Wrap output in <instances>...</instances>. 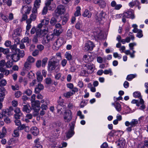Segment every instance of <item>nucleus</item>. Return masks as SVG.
Masks as SVG:
<instances>
[{
    "mask_svg": "<svg viewBox=\"0 0 148 148\" xmlns=\"http://www.w3.org/2000/svg\"><path fill=\"white\" fill-rule=\"evenodd\" d=\"M60 56H56L53 57L48 62V69L50 71H54L56 73L58 72L60 70V65L59 64Z\"/></svg>",
    "mask_w": 148,
    "mask_h": 148,
    "instance_id": "nucleus-1",
    "label": "nucleus"
},
{
    "mask_svg": "<svg viewBox=\"0 0 148 148\" xmlns=\"http://www.w3.org/2000/svg\"><path fill=\"white\" fill-rule=\"evenodd\" d=\"M31 7H28L27 5H25L23 6L21 9V12L22 13H25L23 14L22 18V20L24 21L27 18V14H29L31 11Z\"/></svg>",
    "mask_w": 148,
    "mask_h": 148,
    "instance_id": "nucleus-2",
    "label": "nucleus"
},
{
    "mask_svg": "<svg viewBox=\"0 0 148 148\" xmlns=\"http://www.w3.org/2000/svg\"><path fill=\"white\" fill-rule=\"evenodd\" d=\"M65 11L64 7L62 5H60L57 6L56 9L55 10L54 16L58 17L60 15L63 14Z\"/></svg>",
    "mask_w": 148,
    "mask_h": 148,
    "instance_id": "nucleus-3",
    "label": "nucleus"
},
{
    "mask_svg": "<svg viewBox=\"0 0 148 148\" xmlns=\"http://www.w3.org/2000/svg\"><path fill=\"white\" fill-rule=\"evenodd\" d=\"M64 119L65 122L69 123L72 118L71 112L70 110L65 111L63 114Z\"/></svg>",
    "mask_w": 148,
    "mask_h": 148,
    "instance_id": "nucleus-4",
    "label": "nucleus"
},
{
    "mask_svg": "<svg viewBox=\"0 0 148 148\" xmlns=\"http://www.w3.org/2000/svg\"><path fill=\"white\" fill-rule=\"evenodd\" d=\"M64 42V39L62 38H60L54 43L53 48L55 50H58L59 47L63 44Z\"/></svg>",
    "mask_w": 148,
    "mask_h": 148,
    "instance_id": "nucleus-5",
    "label": "nucleus"
},
{
    "mask_svg": "<svg viewBox=\"0 0 148 148\" xmlns=\"http://www.w3.org/2000/svg\"><path fill=\"white\" fill-rule=\"evenodd\" d=\"M105 13L102 11L99 14L96 15L95 18L96 22L100 23L102 20L103 18H105Z\"/></svg>",
    "mask_w": 148,
    "mask_h": 148,
    "instance_id": "nucleus-6",
    "label": "nucleus"
},
{
    "mask_svg": "<svg viewBox=\"0 0 148 148\" xmlns=\"http://www.w3.org/2000/svg\"><path fill=\"white\" fill-rule=\"evenodd\" d=\"M14 112L15 113L14 117L15 119H20L23 115L19 108L17 107L15 108Z\"/></svg>",
    "mask_w": 148,
    "mask_h": 148,
    "instance_id": "nucleus-7",
    "label": "nucleus"
},
{
    "mask_svg": "<svg viewBox=\"0 0 148 148\" xmlns=\"http://www.w3.org/2000/svg\"><path fill=\"white\" fill-rule=\"evenodd\" d=\"M94 47V45L92 42L90 41H88L85 44V46L84 47V50L86 51H91L93 49Z\"/></svg>",
    "mask_w": 148,
    "mask_h": 148,
    "instance_id": "nucleus-8",
    "label": "nucleus"
},
{
    "mask_svg": "<svg viewBox=\"0 0 148 148\" xmlns=\"http://www.w3.org/2000/svg\"><path fill=\"white\" fill-rule=\"evenodd\" d=\"M44 27H46L45 30L48 32L50 31L51 29H49V26L48 25L49 22V19L47 18L43 19L41 21Z\"/></svg>",
    "mask_w": 148,
    "mask_h": 148,
    "instance_id": "nucleus-9",
    "label": "nucleus"
},
{
    "mask_svg": "<svg viewBox=\"0 0 148 148\" xmlns=\"http://www.w3.org/2000/svg\"><path fill=\"white\" fill-rule=\"evenodd\" d=\"M93 2L95 4L98 5L101 8H103L106 6V3L103 0H93Z\"/></svg>",
    "mask_w": 148,
    "mask_h": 148,
    "instance_id": "nucleus-10",
    "label": "nucleus"
},
{
    "mask_svg": "<svg viewBox=\"0 0 148 148\" xmlns=\"http://www.w3.org/2000/svg\"><path fill=\"white\" fill-rule=\"evenodd\" d=\"M56 36L53 34L50 35H47L45 38H44L45 43H47L50 40L53 41L56 38Z\"/></svg>",
    "mask_w": 148,
    "mask_h": 148,
    "instance_id": "nucleus-11",
    "label": "nucleus"
},
{
    "mask_svg": "<svg viewBox=\"0 0 148 148\" xmlns=\"http://www.w3.org/2000/svg\"><path fill=\"white\" fill-rule=\"evenodd\" d=\"M138 123L137 120L135 119H132L130 122L128 121H126L125 123V125L127 127L130 125L131 127H134Z\"/></svg>",
    "mask_w": 148,
    "mask_h": 148,
    "instance_id": "nucleus-12",
    "label": "nucleus"
},
{
    "mask_svg": "<svg viewBox=\"0 0 148 148\" xmlns=\"http://www.w3.org/2000/svg\"><path fill=\"white\" fill-rule=\"evenodd\" d=\"M123 16L126 18H131L133 19L134 18V14L132 11H128L123 13Z\"/></svg>",
    "mask_w": 148,
    "mask_h": 148,
    "instance_id": "nucleus-13",
    "label": "nucleus"
},
{
    "mask_svg": "<svg viewBox=\"0 0 148 148\" xmlns=\"http://www.w3.org/2000/svg\"><path fill=\"white\" fill-rule=\"evenodd\" d=\"M44 88V87L43 85L40 82H38L35 89V93L37 94L39 93L41 90L43 89Z\"/></svg>",
    "mask_w": 148,
    "mask_h": 148,
    "instance_id": "nucleus-14",
    "label": "nucleus"
},
{
    "mask_svg": "<svg viewBox=\"0 0 148 148\" xmlns=\"http://www.w3.org/2000/svg\"><path fill=\"white\" fill-rule=\"evenodd\" d=\"M84 68L86 69L87 70H89L92 73L94 71V68H95V65L91 63H88L86 64L84 67Z\"/></svg>",
    "mask_w": 148,
    "mask_h": 148,
    "instance_id": "nucleus-15",
    "label": "nucleus"
},
{
    "mask_svg": "<svg viewBox=\"0 0 148 148\" xmlns=\"http://www.w3.org/2000/svg\"><path fill=\"white\" fill-rule=\"evenodd\" d=\"M74 134V126H71L70 129L66 134V137L68 139L71 138Z\"/></svg>",
    "mask_w": 148,
    "mask_h": 148,
    "instance_id": "nucleus-16",
    "label": "nucleus"
},
{
    "mask_svg": "<svg viewBox=\"0 0 148 148\" xmlns=\"http://www.w3.org/2000/svg\"><path fill=\"white\" fill-rule=\"evenodd\" d=\"M83 59L84 62L87 63L91 62L93 60L92 56L88 55H84L83 56Z\"/></svg>",
    "mask_w": 148,
    "mask_h": 148,
    "instance_id": "nucleus-17",
    "label": "nucleus"
},
{
    "mask_svg": "<svg viewBox=\"0 0 148 148\" xmlns=\"http://www.w3.org/2000/svg\"><path fill=\"white\" fill-rule=\"evenodd\" d=\"M52 17L50 21H49L50 23L51 24V25L49 26V29H52V28L53 26L57 22L59 21V20L57 19L58 17Z\"/></svg>",
    "mask_w": 148,
    "mask_h": 148,
    "instance_id": "nucleus-18",
    "label": "nucleus"
},
{
    "mask_svg": "<svg viewBox=\"0 0 148 148\" xmlns=\"http://www.w3.org/2000/svg\"><path fill=\"white\" fill-rule=\"evenodd\" d=\"M11 58L13 62H17L20 59L19 55L17 53L12 54L11 56Z\"/></svg>",
    "mask_w": 148,
    "mask_h": 148,
    "instance_id": "nucleus-19",
    "label": "nucleus"
},
{
    "mask_svg": "<svg viewBox=\"0 0 148 148\" xmlns=\"http://www.w3.org/2000/svg\"><path fill=\"white\" fill-rule=\"evenodd\" d=\"M1 91H0V102H1L3 101L4 99L5 98V90L4 88H1Z\"/></svg>",
    "mask_w": 148,
    "mask_h": 148,
    "instance_id": "nucleus-20",
    "label": "nucleus"
},
{
    "mask_svg": "<svg viewBox=\"0 0 148 148\" xmlns=\"http://www.w3.org/2000/svg\"><path fill=\"white\" fill-rule=\"evenodd\" d=\"M31 132L34 136H37L39 134L38 129L36 127H32L31 128Z\"/></svg>",
    "mask_w": 148,
    "mask_h": 148,
    "instance_id": "nucleus-21",
    "label": "nucleus"
},
{
    "mask_svg": "<svg viewBox=\"0 0 148 148\" xmlns=\"http://www.w3.org/2000/svg\"><path fill=\"white\" fill-rule=\"evenodd\" d=\"M57 112L60 115H62L63 114V111H66L65 106L62 107V106L60 105H57Z\"/></svg>",
    "mask_w": 148,
    "mask_h": 148,
    "instance_id": "nucleus-22",
    "label": "nucleus"
},
{
    "mask_svg": "<svg viewBox=\"0 0 148 148\" xmlns=\"http://www.w3.org/2000/svg\"><path fill=\"white\" fill-rule=\"evenodd\" d=\"M125 141L124 139L122 138L118 140L117 145L119 146V148H123L125 145Z\"/></svg>",
    "mask_w": 148,
    "mask_h": 148,
    "instance_id": "nucleus-23",
    "label": "nucleus"
},
{
    "mask_svg": "<svg viewBox=\"0 0 148 148\" xmlns=\"http://www.w3.org/2000/svg\"><path fill=\"white\" fill-rule=\"evenodd\" d=\"M62 32V30L61 29H54V32L53 34L55 36H58Z\"/></svg>",
    "mask_w": 148,
    "mask_h": 148,
    "instance_id": "nucleus-24",
    "label": "nucleus"
},
{
    "mask_svg": "<svg viewBox=\"0 0 148 148\" xmlns=\"http://www.w3.org/2000/svg\"><path fill=\"white\" fill-rule=\"evenodd\" d=\"M29 105L27 104L23 106L22 110L23 112H25L27 113H29L31 112L30 108H29Z\"/></svg>",
    "mask_w": 148,
    "mask_h": 148,
    "instance_id": "nucleus-25",
    "label": "nucleus"
},
{
    "mask_svg": "<svg viewBox=\"0 0 148 148\" xmlns=\"http://www.w3.org/2000/svg\"><path fill=\"white\" fill-rule=\"evenodd\" d=\"M140 4L139 1L137 0L132 1L129 3V5L130 7L132 8L134 6H138Z\"/></svg>",
    "mask_w": 148,
    "mask_h": 148,
    "instance_id": "nucleus-26",
    "label": "nucleus"
},
{
    "mask_svg": "<svg viewBox=\"0 0 148 148\" xmlns=\"http://www.w3.org/2000/svg\"><path fill=\"white\" fill-rule=\"evenodd\" d=\"M92 14L87 10H86L82 14L84 17H87L88 18L91 17Z\"/></svg>",
    "mask_w": 148,
    "mask_h": 148,
    "instance_id": "nucleus-27",
    "label": "nucleus"
},
{
    "mask_svg": "<svg viewBox=\"0 0 148 148\" xmlns=\"http://www.w3.org/2000/svg\"><path fill=\"white\" fill-rule=\"evenodd\" d=\"M112 105L114 106L116 110L118 112H119L121 110V106L120 104L118 102H116L115 104L112 103Z\"/></svg>",
    "mask_w": 148,
    "mask_h": 148,
    "instance_id": "nucleus-28",
    "label": "nucleus"
},
{
    "mask_svg": "<svg viewBox=\"0 0 148 148\" xmlns=\"http://www.w3.org/2000/svg\"><path fill=\"white\" fill-rule=\"evenodd\" d=\"M6 130L5 127H3L1 132H0V138H2L5 136L6 133Z\"/></svg>",
    "mask_w": 148,
    "mask_h": 148,
    "instance_id": "nucleus-29",
    "label": "nucleus"
},
{
    "mask_svg": "<svg viewBox=\"0 0 148 148\" xmlns=\"http://www.w3.org/2000/svg\"><path fill=\"white\" fill-rule=\"evenodd\" d=\"M86 69L84 67L82 69L80 73L81 75L83 76H87L88 75V72L86 71Z\"/></svg>",
    "mask_w": 148,
    "mask_h": 148,
    "instance_id": "nucleus-30",
    "label": "nucleus"
},
{
    "mask_svg": "<svg viewBox=\"0 0 148 148\" xmlns=\"http://www.w3.org/2000/svg\"><path fill=\"white\" fill-rule=\"evenodd\" d=\"M31 64L26 61L24 64V67L23 68L28 70H29L31 68Z\"/></svg>",
    "mask_w": 148,
    "mask_h": 148,
    "instance_id": "nucleus-31",
    "label": "nucleus"
},
{
    "mask_svg": "<svg viewBox=\"0 0 148 148\" xmlns=\"http://www.w3.org/2000/svg\"><path fill=\"white\" fill-rule=\"evenodd\" d=\"M22 30L21 28H18L16 29L14 31V33L13 34H14L15 36H18L20 35Z\"/></svg>",
    "mask_w": 148,
    "mask_h": 148,
    "instance_id": "nucleus-32",
    "label": "nucleus"
},
{
    "mask_svg": "<svg viewBox=\"0 0 148 148\" xmlns=\"http://www.w3.org/2000/svg\"><path fill=\"white\" fill-rule=\"evenodd\" d=\"M81 8L79 6H77L76 8V11L75 12L74 15L75 16H78L81 15Z\"/></svg>",
    "mask_w": 148,
    "mask_h": 148,
    "instance_id": "nucleus-33",
    "label": "nucleus"
},
{
    "mask_svg": "<svg viewBox=\"0 0 148 148\" xmlns=\"http://www.w3.org/2000/svg\"><path fill=\"white\" fill-rule=\"evenodd\" d=\"M35 61V58H33L31 56H29L27 58L26 61L29 62L31 64L34 63Z\"/></svg>",
    "mask_w": 148,
    "mask_h": 148,
    "instance_id": "nucleus-34",
    "label": "nucleus"
},
{
    "mask_svg": "<svg viewBox=\"0 0 148 148\" xmlns=\"http://www.w3.org/2000/svg\"><path fill=\"white\" fill-rule=\"evenodd\" d=\"M31 104L32 107L33 108L38 106H40V102L39 101L37 100L31 102Z\"/></svg>",
    "mask_w": 148,
    "mask_h": 148,
    "instance_id": "nucleus-35",
    "label": "nucleus"
},
{
    "mask_svg": "<svg viewBox=\"0 0 148 148\" xmlns=\"http://www.w3.org/2000/svg\"><path fill=\"white\" fill-rule=\"evenodd\" d=\"M16 44H14L11 46L10 48L11 49L12 52H15V53H16L19 50V49L16 48Z\"/></svg>",
    "mask_w": 148,
    "mask_h": 148,
    "instance_id": "nucleus-36",
    "label": "nucleus"
},
{
    "mask_svg": "<svg viewBox=\"0 0 148 148\" xmlns=\"http://www.w3.org/2000/svg\"><path fill=\"white\" fill-rule=\"evenodd\" d=\"M0 52H3L4 54L7 55L9 52V49L8 48L4 49L0 47Z\"/></svg>",
    "mask_w": 148,
    "mask_h": 148,
    "instance_id": "nucleus-37",
    "label": "nucleus"
},
{
    "mask_svg": "<svg viewBox=\"0 0 148 148\" xmlns=\"http://www.w3.org/2000/svg\"><path fill=\"white\" fill-rule=\"evenodd\" d=\"M6 84V81L4 79H2L1 81H0V91H1V88H3V87L5 86Z\"/></svg>",
    "mask_w": 148,
    "mask_h": 148,
    "instance_id": "nucleus-38",
    "label": "nucleus"
},
{
    "mask_svg": "<svg viewBox=\"0 0 148 148\" xmlns=\"http://www.w3.org/2000/svg\"><path fill=\"white\" fill-rule=\"evenodd\" d=\"M136 76V74H130L128 75L126 78V79L129 81H131Z\"/></svg>",
    "mask_w": 148,
    "mask_h": 148,
    "instance_id": "nucleus-39",
    "label": "nucleus"
},
{
    "mask_svg": "<svg viewBox=\"0 0 148 148\" xmlns=\"http://www.w3.org/2000/svg\"><path fill=\"white\" fill-rule=\"evenodd\" d=\"M12 38L14 40L15 44L16 45L19 44L20 42V39L18 36H15L14 34H12Z\"/></svg>",
    "mask_w": 148,
    "mask_h": 148,
    "instance_id": "nucleus-40",
    "label": "nucleus"
},
{
    "mask_svg": "<svg viewBox=\"0 0 148 148\" xmlns=\"http://www.w3.org/2000/svg\"><path fill=\"white\" fill-rule=\"evenodd\" d=\"M19 130L17 129L14 130L13 136L14 137H18L19 136Z\"/></svg>",
    "mask_w": 148,
    "mask_h": 148,
    "instance_id": "nucleus-41",
    "label": "nucleus"
},
{
    "mask_svg": "<svg viewBox=\"0 0 148 148\" xmlns=\"http://www.w3.org/2000/svg\"><path fill=\"white\" fill-rule=\"evenodd\" d=\"M16 53H17V54L19 55V58L20 57L22 58L25 55L24 52L23 51H20L19 49V51L17 52Z\"/></svg>",
    "mask_w": 148,
    "mask_h": 148,
    "instance_id": "nucleus-42",
    "label": "nucleus"
},
{
    "mask_svg": "<svg viewBox=\"0 0 148 148\" xmlns=\"http://www.w3.org/2000/svg\"><path fill=\"white\" fill-rule=\"evenodd\" d=\"M74 94V93L73 92H71V91L68 92L66 93H64V97H67L69 98L70 96H72Z\"/></svg>",
    "mask_w": 148,
    "mask_h": 148,
    "instance_id": "nucleus-43",
    "label": "nucleus"
},
{
    "mask_svg": "<svg viewBox=\"0 0 148 148\" xmlns=\"http://www.w3.org/2000/svg\"><path fill=\"white\" fill-rule=\"evenodd\" d=\"M133 96L136 98H139L141 97V94L139 92H134L133 94Z\"/></svg>",
    "mask_w": 148,
    "mask_h": 148,
    "instance_id": "nucleus-44",
    "label": "nucleus"
},
{
    "mask_svg": "<svg viewBox=\"0 0 148 148\" xmlns=\"http://www.w3.org/2000/svg\"><path fill=\"white\" fill-rule=\"evenodd\" d=\"M13 65V63L12 62H10V61H7L5 63V66L7 68H10Z\"/></svg>",
    "mask_w": 148,
    "mask_h": 148,
    "instance_id": "nucleus-45",
    "label": "nucleus"
},
{
    "mask_svg": "<svg viewBox=\"0 0 148 148\" xmlns=\"http://www.w3.org/2000/svg\"><path fill=\"white\" fill-rule=\"evenodd\" d=\"M66 35L69 38H72V33L71 30L69 29L67 31Z\"/></svg>",
    "mask_w": 148,
    "mask_h": 148,
    "instance_id": "nucleus-46",
    "label": "nucleus"
},
{
    "mask_svg": "<svg viewBox=\"0 0 148 148\" xmlns=\"http://www.w3.org/2000/svg\"><path fill=\"white\" fill-rule=\"evenodd\" d=\"M0 16H1L2 18L5 22H8L9 21L7 17L6 16L3 14L1 13L0 14Z\"/></svg>",
    "mask_w": 148,
    "mask_h": 148,
    "instance_id": "nucleus-47",
    "label": "nucleus"
},
{
    "mask_svg": "<svg viewBox=\"0 0 148 148\" xmlns=\"http://www.w3.org/2000/svg\"><path fill=\"white\" fill-rule=\"evenodd\" d=\"M37 14H36L32 13L30 16V19L31 21L35 20L36 18Z\"/></svg>",
    "mask_w": 148,
    "mask_h": 148,
    "instance_id": "nucleus-48",
    "label": "nucleus"
},
{
    "mask_svg": "<svg viewBox=\"0 0 148 148\" xmlns=\"http://www.w3.org/2000/svg\"><path fill=\"white\" fill-rule=\"evenodd\" d=\"M94 34L95 36L98 38L99 36L101 35L102 33L101 31L99 30L97 32H94Z\"/></svg>",
    "mask_w": 148,
    "mask_h": 148,
    "instance_id": "nucleus-49",
    "label": "nucleus"
},
{
    "mask_svg": "<svg viewBox=\"0 0 148 148\" xmlns=\"http://www.w3.org/2000/svg\"><path fill=\"white\" fill-rule=\"evenodd\" d=\"M40 0H36L34 4V6L39 8L40 6Z\"/></svg>",
    "mask_w": 148,
    "mask_h": 148,
    "instance_id": "nucleus-50",
    "label": "nucleus"
},
{
    "mask_svg": "<svg viewBox=\"0 0 148 148\" xmlns=\"http://www.w3.org/2000/svg\"><path fill=\"white\" fill-rule=\"evenodd\" d=\"M48 60V58H43L42 60V67H44L45 66L47 62V61Z\"/></svg>",
    "mask_w": 148,
    "mask_h": 148,
    "instance_id": "nucleus-51",
    "label": "nucleus"
},
{
    "mask_svg": "<svg viewBox=\"0 0 148 148\" xmlns=\"http://www.w3.org/2000/svg\"><path fill=\"white\" fill-rule=\"evenodd\" d=\"M27 73V77L29 78H33V77L34 76V74L32 71H30L29 72L28 71Z\"/></svg>",
    "mask_w": 148,
    "mask_h": 148,
    "instance_id": "nucleus-52",
    "label": "nucleus"
},
{
    "mask_svg": "<svg viewBox=\"0 0 148 148\" xmlns=\"http://www.w3.org/2000/svg\"><path fill=\"white\" fill-rule=\"evenodd\" d=\"M60 99L58 101V105H60V106H62V107L65 106L63 104V101L62 99H61V97H59Z\"/></svg>",
    "mask_w": 148,
    "mask_h": 148,
    "instance_id": "nucleus-53",
    "label": "nucleus"
},
{
    "mask_svg": "<svg viewBox=\"0 0 148 148\" xmlns=\"http://www.w3.org/2000/svg\"><path fill=\"white\" fill-rule=\"evenodd\" d=\"M21 42L22 43L27 42L28 43L29 42V38L28 37H25L21 40Z\"/></svg>",
    "mask_w": 148,
    "mask_h": 148,
    "instance_id": "nucleus-54",
    "label": "nucleus"
},
{
    "mask_svg": "<svg viewBox=\"0 0 148 148\" xmlns=\"http://www.w3.org/2000/svg\"><path fill=\"white\" fill-rule=\"evenodd\" d=\"M66 58L68 60H70L72 59V56L71 54L68 53H66L65 54Z\"/></svg>",
    "mask_w": 148,
    "mask_h": 148,
    "instance_id": "nucleus-55",
    "label": "nucleus"
},
{
    "mask_svg": "<svg viewBox=\"0 0 148 148\" xmlns=\"http://www.w3.org/2000/svg\"><path fill=\"white\" fill-rule=\"evenodd\" d=\"M143 36L142 34V30L140 29L137 32V33L136 35V36L139 38H141Z\"/></svg>",
    "mask_w": 148,
    "mask_h": 148,
    "instance_id": "nucleus-56",
    "label": "nucleus"
},
{
    "mask_svg": "<svg viewBox=\"0 0 148 148\" xmlns=\"http://www.w3.org/2000/svg\"><path fill=\"white\" fill-rule=\"evenodd\" d=\"M45 82L47 84H50L52 82V80L50 77L47 78L45 79Z\"/></svg>",
    "mask_w": 148,
    "mask_h": 148,
    "instance_id": "nucleus-57",
    "label": "nucleus"
},
{
    "mask_svg": "<svg viewBox=\"0 0 148 148\" xmlns=\"http://www.w3.org/2000/svg\"><path fill=\"white\" fill-rule=\"evenodd\" d=\"M27 25L26 26V30L27 31H29V29L31 27V25L30 24V23H31V21H27Z\"/></svg>",
    "mask_w": 148,
    "mask_h": 148,
    "instance_id": "nucleus-58",
    "label": "nucleus"
},
{
    "mask_svg": "<svg viewBox=\"0 0 148 148\" xmlns=\"http://www.w3.org/2000/svg\"><path fill=\"white\" fill-rule=\"evenodd\" d=\"M2 114L4 116L8 115V110L7 109L3 110L2 111Z\"/></svg>",
    "mask_w": 148,
    "mask_h": 148,
    "instance_id": "nucleus-59",
    "label": "nucleus"
},
{
    "mask_svg": "<svg viewBox=\"0 0 148 148\" xmlns=\"http://www.w3.org/2000/svg\"><path fill=\"white\" fill-rule=\"evenodd\" d=\"M104 73L105 74H108L109 73L110 74V75H112V71L111 69H109L108 70H105L103 71Z\"/></svg>",
    "mask_w": 148,
    "mask_h": 148,
    "instance_id": "nucleus-60",
    "label": "nucleus"
},
{
    "mask_svg": "<svg viewBox=\"0 0 148 148\" xmlns=\"http://www.w3.org/2000/svg\"><path fill=\"white\" fill-rule=\"evenodd\" d=\"M11 0H8V1H7V0H3V2L4 3H6V4L8 6H10L12 5Z\"/></svg>",
    "mask_w": 148,
    "mask_h": 148,
    "instance_id": "nucleus-61",
    "label": "nucleus"
},
{
    "mask_svg": "<svg viewBox=\"0 0 148 148\" xmlns=\"http://www.w3.org/2000/svg\"><path fill=\"white\" fill-rule=\"evenodd\" d=\"M41 61L40 60H37L36 63V65L37 68H39L40 67L41 65Z\"/></svg>",
    "mask_w": 148,
    "mask_h": 148,
    "instance_id": "nucleus-62",
    "label": "nucleus"
},
{
    "mask_svg": "<svg viewBox=\"0 0 148 148\" xmlns=\"http://www.w3.org/2000/svg\"><path fill=\"white\" fill-rule=\"evenodd\" d=\"M48 7H47V6H45V7L43 9V10L42 11V14L43 15H45L47 13V12L48 11Z\"/></svg>",
    "mask_w": 148,
    "mask_h": 148,
    "instance_id": "nucleus-63",
    "label": "nucleus"
},
{
    "mask_svg": "<svg viewBox=\"0 0 148 148\" xmlns=\"http://www.w3.org/2000/svg\"><path fill=\"white\" fill-rule=\"evenodd\" d=\"M21 95L22 93L20 91H17L15 94V97L17 98L19 97Z\"/></svg>",
    "mask_w": 148,
    "mask_h": 148,
    "instance_id": "nucleus-64",
    "label": "nucleus"
}]
</instances>
